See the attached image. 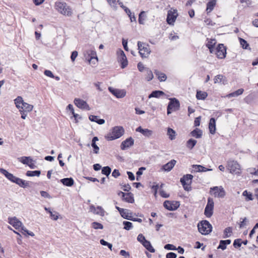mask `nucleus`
Wrapping results in <instances>:
<instances>
[{
    "label": "nucleus",
    "mask_w": 258,
    "mask_h": 258,
    "mask_svg": "<svg viewBox=\"0 0 258 258\" xmlns=\"http://www.w3.org/2000/svg\"><path fill=\"white\" fill-rule=\"evenodd\" d=\"M233 244V246L235 248L240 247L242 244L241 239L240 238L235 239Z\"/></svg>",
    "instance_id": "obj_51"
},
{
    "label": "nucleus",
    "mask_w": 258,
    "mask_h": 258,
    "mask_svg": "<svg viewBox=\"0 0 258 258\" xmlns=\"http://www.w3.org/2000/svg\"><path fill=\"white\" fill-rule=\"evenodd\" d=\"M78 56V52L77 51H74L72 52L71 56V58L72 61H74L76 58Z\"/></svg>",
    "instance_id": "obj_62"
},
{
    "label": "nucleus",
    "mask_w": 258,
    "mask_h": 258,
    "mask_svg": "<svg viewBox=\"0 0 258 258\" xmlns=\"http://www.w3.org/2000/svg\"><path fill=\"white\" fill-rule=\"evenodd\" d=\"M33 108V106L32 105L29 104L26 102H23V105L22 106L21 109L24 110V111L26 112H30L32 110Z\"/></svg>",
    "instance_id": "obj_32"
},
{
    "label": "nucleus",
    "mask_w": 258,
    "mask_h": 258,
    "mask_svg": "<svg viewBox=\"0 0 258 258\" xmlns=\"http://www.w3.org/2000/svg\"><path fill=\"white\" fill-rule=\"evenodd\" d=\"M49 214L51 219L53 220H57L58 219L59 214L56 211H51Z\"/></svg>",
    "instance_id": "obj_50"
},
{
    "label": "nucleus",
    "mask_w": 258,
    "mask_h": 258,
    "mask_svg": "<svg viewBox=\"0 0 258 258\" xmlns=\"http://www.w3.org/2000/svg\"><path fill=\"white\" fill-rule=\"evenodd\" d=\"M199 231L203 235L209 234L212 230V225L207 220H202L198 224Z\"/></svg>",
    "instance_id": "obj_2"
},
{
    "label": "nucleus",
    "mask_w": 258,
    "mask_h": 258,
    "mask_svg": "<svg viewBox=\"0 0 258 258\" xmlns=\"http://www.w3.org/2000/svg\"><path fill=\"white\" fill-rule=\"evenodd\" d=\"M208 96V94L206 92L201 91H197L196 97L198 100H204Z\"/></svg>",
    "instance_id": "obj_33"
},
{
    "label": "nucleus",
    "mask_w": 258,
    "mask_h": 258,
    "mask_svg": "<svg viewBox=\"0 0 258 258\" xmlns=\"http://www.w3.org/2000/svg\"><path fill=\"white\" fill-rule=\"evenodd\" d=\"M169 139L171 140H173L175 139L176 136V132L173 129L168 127L167 128V133Z\"/></svg>",
    "instance_id": "obj_36"
},
{
    "label": "nucleus",
    "mask_w": 258,
    "mask_h": 258,
    "mask_svg": "<svg viewBox=\"0 0 258 258\" xmlns=\"http://www.w3.org/2000/svg\"><path fill=\"white\" fill-rule=\"evenodd\" d=\"M197 143V141L196 140L190 139L186 142V146L189 150H191L195 146Z\"/></svg>",
    "instance_id": "obj_35"
},
{
    "label": "nucleus",
    "mask_w": 258,
    "mask_h": 258,
    "mask_svg": "<svg viewBox=\"0 0 258 258\" xmlns=\"http://www.w3.org/2000/svg\"><path fill=\"white\" fill-rule=\"evenodd\" d=\"M242 195L246 197V201H251L253 200L252 194L248 192L247 190H244L242 193Z\"/></svg>",
    "instance_id": "obj_47"
},
{
    "label": "nucleus",
    "mask_w": 258,
    "mask_h": 258,
    "mask_svg": "<svg viewBox=\"0 0 258 258\" xmlns=\"http://www.w3.org/2000/svg\"><path fill=\"white\" fill-rule=\"evenodd\" d=\"M55 7L56 10L62 15L69 16L72 14L71 9L65 3L56 2Z\"/></svg>",
    "instance_id": "obj_3"
},
{
    "label": "nucleus",
    "mask_w": 258,
    "mask_h": 258,
    "mask_svg": "<svg viewBox=\"0 0 258 258\" xmlns=\"http://www.w3.org/2000/svg\"><path fill=\"white\" fill-rule=\"evenodd\" d=\"M90 211L95 214L99 215L101 216H104L105 211L101 206L95 207L94 205H91L90 206Z\"/></svg>",
    "instance_id": "obj_17"
},
{
    "label": "nucleus",
    "mask_w": 258,
    "mask_h": 258,
    "mask_svg": "<svg viewBox=\"0 0 258 258\" xmlns=\"http://www.w3.org/2000/svg\"><path fill=\"white\" fill-rule=\"evenodd\" d=\"M124 211H123L121 213L120 215L123 218L130 220L133 213L132 212H130V211L128 209H124Z\"/></svg>",
    "instance_id": "obj_34"
},
{
    "label": "nucleus",
    "mask_w": 258,
    "mask_h": 258,
    "mask_svg": "<svg viewBox=\"0 0 258 258\" xmlns=\"http://www.w3.org/2000/svg\"><path fill=\"white\" fill-rule=\"evenodd\" d=\"M92 227L95 229H102L103 228V225L97 222H93L92 223Z\"/></svg>",
    "instance_id": "obj_48"
},
{
    "label": "nucleus",
    "mask_w": 258,
    "mask_h": 258,
    "mask_svg": "<svg viewBox=\"0 0 258 258\" xmlns=\"http://www.w3.org/2000/svg\"><path fill=\"white\" fill-rule=\"evenodd\" d=\"M15 183L23 188H26L30 186L29 181H25L19 177H18Z\"/></svg>",
    "instance_id": "obj_25"
},
{
    "label": "nucleus",
    "mask_w": 258,
    "mask_h": 258,
    "mask_svg": "<svg viewBox=\"0 0 258 258\" xmlns=\"http://www.w3.org/2000/svg\"><path fill=\"white\" fill-rule=\"evenodd\" d=\"M154 73L161 82L165 81L167 79L166 75L163 73H162L158 70H155Z\"/></svg>",
    "instance_id": "obj_27"
},
{
    "label": "nucleus",
    "mask_w": 258,
    "mask_h": 258,
    "mask_svg": "<svg viewBox=\"0 0 258 258\" xmlns=\"http://www.w3.org/2000/svg\"><path fill=\"white\" fill-rule=\"evenodd\" d=\"M123 225H124V229L126 230H130L133 228V224L131 222L129 221H123Z\"/></svg>",
    "instance_id": "obj_46"
},
{
    "label": "nucleus",
    "mask_w": 258,
    "mask_h": 258,
    "mask_svg": "<svg viewBox=\"0 0 258 258\" xmlns=\"http://www.w3.org/2000/svg\"><path fill=\"white\" fill-rule=\"evenodd\" d=\"M118 58L121 63V68L122 69L125 68L127 66V60L126 57L121 49H119L117 51Z\"/></svg>",
    "instance_id": "obj_12"
},
{
    "label": "nucleus",
    "mask_w": 258,
    "mask_h": 258,
    "mask_svg": "<svg viewBox=\"0 0 258 258\" xmlns=\"http://www.w3.org/2000/svg\"><path fill=\"white\" fill-rule=\"evenodd\" d=\"M137 240L142 244L146 239L142 234H139L137 237Z\"/></svg>",
    "instance_id": "obj_55"
},
{
    "label": "nucleus",
    "mask_w": 258,
    "mask_h": 258,
    "mask_svg": "<svg viewBox=\"0 0 258 258\" xmlns=\"http://www.w3.org/2000/svg\"><path fill=\"white\" fill-rule=\"evenodd\" d=\"M44 73L46 76H47L48 77H49L51 78H54V76L53 75L52 73L49 70H45L44 71Z\"/></svg>",
    "instance_id": "obj_63"
},
{
    "label": "nucleus",
    "mask_w": 258,
    "mask_h": 258,
    "mask_svg": "<svg viewBox=\"0 0 258 258\" xmlns=\"http://www.w3.org/2000/svg\"><path fill=\"white\" fill-rule=\"evenodd\" d=\"M8 222L16 229H19L22 225V223L16 217L9 218Z\"/></svg>",
    "instance_id": "obj_18"
},
{
    "label": "nucleus",
    "mask_w": 258,
    "mask_h": 258,
    "mask_svg": "<svg viewBox=\"0 0 258 258\" xmlns=\"http://www.w3.org/2000/svg\"><path fill=\"white\" fill-rule=\"evenodd\" d=\"M244 90L243 89H239L227 95V96L229 98L232 97H237L243 93Z\"/></svg>",
    "instance_id": "obj_38"
},
{
    "label": "nucleus",
    "mask_w": 258,
    "mask_h": 258,
    "mask_svg": "<svg viewBox=\"0 0 258 258\" xmlns=\"http://www.w3.org/2000/svg\"><path fill=\"white\" fill-rule=\"evenodd\" d=\"M118 195L121 196L122 200L126 202L132 204L134 203V195L131 192L124 193L122 191H120L118 193Z\"/></svg>",
    "instance_id": "obj_14"
},
{
    "label": "nucleus",
    "mask_w": 258,
    "mask_h": 258,
    "mask_svg": "<svg viewBox=\"0 0 258 258\" xmlns=\"http://www.w3.org/2000/svg\"><path fill=\"white\" fill-rule=\"evenodd\" d=\"M87 53L90 56V58L88 59V60L90 61V60L93 58H95L97 60H98V58L96 55V53L95 50H89L87 51Z\"/></svg>",
    "instance_id": "obj_40"
},
{
    "label": "nucleus",
    "mask_w": 258,
    "mask_h": 258,
    "mask_svg": "<svg viewBox=\"0 0 258 258\" xmlns=\"http://www.w3.org/2000/svg\"><path fill=\"white\" fill-rule=\"evenodd\" d=\"M216 4V0H211L207 4L206 11L209 13L211 12L215 6Z\"/></svg>",
    "instance_id": "obj_30"
},
{
    "label": "nucleus",
    "mask_w": 258,
    "mask_h": 258,
    "mask_svg": "<svg viewBox=\"0 0 258 258\" xmlns=\"http://www.w3.org/2000/svg\"><path fill=\"white\" fill-rule=\"evenodd\" d=\"M124 133V130L121 126H115L105 136L108 141H112L121 137Z\"/></svg>",
    "instance_id": "obj_1"
},
{
    "label": "nucleus",
    "mask_w": 258,
    "mask_h": 258,
    "mask_svg": "<svg viewBox=\"0 0 258 258\" xmlns=\"http://www.w3.org/2000/svg\"><path fill=\"white\" fill-rule=\"evenodd\" d=\"M164 95V93L162 91L155 90L152 92V93L149 95V98L152 97L159 98L160 96Z\"/></svg>",
    "instance_id": "obj_29"
},
{
    "label": "nucleus",
    "mask_w": 258,
    "mask_h": 258,
    "mask_svg": "<svg viewBox=\"0 0 258 258\" xmlns=\"http://www.w3.org/2000/svg\"><path fill=\"white\" fill-rule=\"evenodd\" d=\"M211 189L214 191V195L215 197L223 198L225 195V192L223 188H219L218 186H215Z\"/></svg>",
    "instance_id": "obj_21"
},
{
    "label": "nucleus",
    "mask_w": 258,
    "mask_h": 258,
    "mask_svg": "<svg viewBox=\"0 0 258 258\" xmlns=\"http://www.w3.org/2000/svg\"><path fill=\"white\" fill-rule=\"evenodd\" d=\"M108 90L110 92L117 98H121L125 96V92L123 90L114 89L111 87L108 88Z\"/></svg>",
    "instance_id": "obj_15"
},
{
    "label": "nucleus",
    "mask_w": 258,
    "mask_h": 258,
    "mask_svg": "<svg viewBox=\"0 0 258 258\" xmlns=\"http://www.w3.org/2000/svg\"><path fill=\"white\" fill-rule=\"evenodd\" d=\"M142 245L150 252H154L155 251V249L153 247L149 241L147 240H145Z\"/></svg>",
    "instance_id": "obj_31"
},
{
    "label": "nucleus",
    "mask_w": 258,
    "mask_h": 258,
    "mask_svg": "<svg viewBox=\"0 0 258 258\" xmlns=\"http://www.w3.org/2000/svg\"><path fill=\"white\" fill-rule=\"evenodd\" d=\"M164 248L167 250H177V248L171 244H167L164 246Z\"/></svg>",
    "instance_id": "obj_54"
},
{
    "label": "nucleus",
    "mask_w": 258,
    "mask_h": 258,
    "mask_svg": "<svg viewBox=\"0 0 258 258\" xmlns=\"http://www.w3.org/2000/svg\"><path fill=\"white\" fill-rule=\"evenodd\" d=\"M190 135L197 139L201 138L203 135V132L201 130L196 128L191 131Z\"/></svg>",
    "instance_id": "obj_24"
},
{
    "label": "nucleus",
    "mask_w": 258,
    "mask_h": 258,
    "mask_svg": "<svg viewBox=\"0 0 258 258\" xmlns=\"http://www.w3.org/2000/svg\"><path fill=\"white\" fill-rule=\"evenodd\" d=\"M209 128L211 134H214L216 131V120L214 118H211L209 123Z\"/></svg>",
    "instance_id": "obj_22"
},
{
    "label": "nucleus",
    "mask_w": 258,
    "mask_h": 258,
    "mask_svg": "<svg viewBox=\"0 0 258 258\" xmlns=\"http://www.w3.org/2000/svg\"><path fill=\"white\" fill-rule=\"evenodd\" d=\"M227 167L232 173L239 174L240 173V166L237 161L229 160L227 162Z\"/></svg>",
    "instance_id": "obj_7"
},
{
    "label": "nucleus",
    "mask_w": 258,
    "mask_h": 258,
    "mask_svg": "<svg viewBox=\"0 0 258 258\" xmlns=\"http://www.w3.org/2000/svg\"><path fill=\"white\" fill-rule=\"evenodd\" d=\"M100 244H102V245H104V246H107L111 250L112 249V244L110 243H108V242L105 241L104 239H101L100 240Z\"/></svg>",
    "instance_id": "obj_52"
},
{
    "label": "nucleus",
    "mask_w": 258,
    "mask_h": 258,
    "mask_svg": "<svg viewBox=\"0 0 258 258\" xmlns=\"http://www.w3.org/2000/svg\"><path fill=\"white\" fill-rule=\"evenodd\" d=\"M193 176L191 174H187L184 175L180 178V182L181 183L184 190L186 191H190L191 190L190 184L192 182L191 180Z\"/></svg>",
    "instance_id": "obj_5"
},
{
    "label": "nucleus",
    "mask_w": 258,
    "mask_h": 258,
    "mask_svg": "<svg viewBox=\"0 0 258 258\" xmlns=\"http://www.w3.org/2000/svg\"><path fill=\"white\" fill-rule=\"evenodd\" d=\"M163 206L168 210L174 211L179 207L180 203L175 201H165L163 203Z\"/></svg>",
    "instance_id": "obj_9"
},
{
    "label": "nucleus",
    "mask_w": 258,
    "mask_h": 258,
    "mask_svg": "<svg viewBox=\"0 0 258 258\" xmlns=\"http://www.w3.org/2000/svg\"><path fill=\"white\" fill-rule=\"evenodd\" d=\"M41 174L40 170L28 171L26 175L28 176H39Z\"/></svg>",
    "instance_id": "obj_43"
},
{
    "label": "nucleus",
    "mask_w": 258,
    "mask_h": 258,
    "mask_svg": "<svg viewBox=\"0 0 258 258\" xmlns=\"http://www.w3.org/2000/svg\"><path fill=\"white\" fill-rule=\"evenodd\" d=\"M231 241L230 239L221 240L220 241V243L217 248L224 250L226 248V245L228 244H230L231 243Z\"/></svg>",
    "instance_id": "obj_26"
},
{
    "label": "nucleus",
    "mask_w": 258,
    "mask_h": 258,
    "mask_svg": "<svg viewBox=\"0 0 258 258\" xmlns=\"http://www.w3.org/2000/svg\"><path fill=\"white\" fill-rule=\"evenodd\" d=\"M40 194H41V196L42 197H44L45 198H48V199L51 198V197L49 195V194L48 192H47L46 191H40Z\"/></svg>",
    "instance_id": "obj_60"
},
{
    "label": "nucleus",
    "mask_w": 258,
    "mask_h": 258,
    "mask_svg": "<svg viewBox=\"0 0 258 258\" xmlns=\"http://www.w3.org/2000/svg\"><path fill=\"white\" fill-rule=\"evenodd\" d=\"M170 102L167 106V114L171 113L172 112L179 109L180 103L179 101L175 98L169 99Z\"/></svg>",
    "instance_id": "obj_6"
},
{
    "label": "nucleus",
    "mask_w": 258,
    "mask_h": 258,
    "mask_svg": "<svg viewBox=\"0 0 258 258\" xmlns=\"http://www.w3.org/2000/svg\"><path fill=\"white\" fill-rule=\"evenodd\" d=\"M176 254L172 252L167 253L166 255V258H176Z\"/></svg>",
    "instance_id": "obj_59"
},
{
    "label": "nucleus",
    "mask_w": 258,
    "mask_h": 258,
    "mask_svg": "<svg viewBox=\"0 0 258 258\" xmlns=\"http://www.w3.org/2000/svg\"><path fill=\"white\" fill-rule=\"evenodd\" d=\"M18 177L14 176L13 174H12V173L9 175V177H8V179L10 180L11 181L14 182V183H16V181Z\"/></svg>",
    "instance_id": "obj_58"
},
{
    "label": "nucleus",
    "mask_w": 258,
    "mask_h": 258,
    "mask_svg": "<svg viewBox=\"0 0 258 258\" xmlns=\"http://www.w3.org/2000/svg\"><path fill=\"white\" fill-rule=\"evenodd\" d=\"M146 17V16L145 15V11H142L139 16V23L140 24H144V21L145 20V18Z\"/></svg>",
    "instance_id": "obj_45"
},
{
    "label": "nucleus",
    "mask_w": 258,
    "mask_h": 258,
    "mask_svg": "<svg viewBox=\"0 0 258 258\" xmlns=\"http://www.w3.org/2000/svg\"><path fill=\"white\" fill-rule=\"evenodd\" d=\"M0 172L1 173L4 174L7 178H8V177H9V175L11 174V173H9L8 171H7L6 170H5L3 168L0 169Z\"/></svg>",
    "instance_id": "obj_57"
},
{
    "label": "nucleus",
    "mask_w": 258,
    "mask_h": 258,
    "mask_svg": "<svg viewBox=\"0 0 258 258\" xmlns=\"http://www.w3.org/2000/svg\"><path fill=\"white\" fill-rule=\"evenodd\" d=\"M239 42H240V45H241L243 49H248L249 50L250 49V48L249 47V44L246 40H245L244 39H243V38H239Z\"/></svg>",
    "instance_id": "obj_42"
},
{
    "label": "nucleus",
    "mask_w": 258,
    "mask_h": 258,
    "mask_svg": "<svg viewBox=\"0 0 258 258\" xmlns=\"http://www.w3.org/2000/svg\"><path fill=\"white\" fill-rule=\"evenodd\" d=\"M176 163V161L174 159L170 160L169 162L162 166L161 169L165 171L169 172L171 171Z\"/></svg>",
    "instance_id": "obj_19"
},
{
    "label": "nucleus",
    "mask_w": 258,
    "mask_h": 258,
    "mask_svg": "<svg viewBox=\"0 0 258 258\" xmlns=\"http://www.w3.org/2000/svg\"><path fill=\"white\" fill-rule=\"evenodd\" d=\"M14 102L16 107L19 110L21 109L23 102H24L23 98L21 96H18L15 100Z\"/></svg>",
    "instance_id": "obj_28"
},
{
    "label": "nucleus",
    "mask_w": 258,
    "mask_h": 258,
    "mask_svg": "<svg viewBox=\"0 0 258 258\" xmlns=\"http://www.w3.org/2000/svg\"><path fill=\"white\" fill-rule=\"evenodd\" d=\"M160 195L164 198H167L169 197V195L166 194L163 190H160Z\"/></svg>",
    "instance_id": "obj_64"
},
{
    "label": "nucleus",
    "mask_w": 258,
    "mask_h": 258,
    "mask_svg": "<svg viewBox=\"0 0 258 258\" xmlns=\"http://www.w3.org/2000/svg\"><path fill=\"white\" fill-rule=\"evenodd\" d=\"M136 132L141 133L144 136L149 138L151 137L153 134V132L152 130H150L148 128H143L141 126L137 127L136 130Z\"/></svg>",
    "instance_id": "obj_20"
},
{
    "label": "nucleus",
    "mask_w": 258,
    "mask_h": 258,
    "mask_svg": "<svg viewBox=\"0 0 258 258\" xmlns=\"http://www.w3.org/2000/svg\"><path fill=\"white\" fill-rule=\"evenodd\" d=\"M145 169H146V168L144 167H140L138 171L136 173V174L137 175V180H139V179L138 178V176L142 175V174H143V170H145Z\"/></svg>",
    "instance_id": "obj_56"
},
{
    "label": "nucleus",
    "mask_w": 258,
    "mask_h": 258,
    "mask_svg": "<svg viewBox=\"0 0 258 258\" xmlns=\"http://www.w3.org/2000/svg\"><path fill=\"white\" fill-rule=\"evenodd\" d=\"M111 171V169L109 166H105L102 168L101 172L103 174L105 175L107 177H108Z\"/></svg>",
    "instance_id": "obj_44"
},
{
    "label": "nucleus",
    "mask_w": 258,
    "mask_h": 258,
    "mask_svg": "<svg viewBox=\"0 0 258 258\" xmlns=\"http://www.w3.org/2000/svg\"><path fill=\"white\" fill-rule=\"evenodd\" d=\"M20 162L24 164L28 165L29 162H32L33 160L30 157L23 156L18 158Z\"/></svg>",
    "instance_id": "obj_37"
},
{
    "label": "nucleus",
    "mask_w": 258,
    "mask_h": 258,
    "mask_svg": "<svg viewBox=\"0 0 258 258\" xmlns=\"http://www.w3.org/2000/svg\"><path fill=\"white\" fill-rule=\"evenodd\" d=\"M120 175V174L119 172V170L117 169H114L112 173V176L114 178L118 177Z\"/></svg>",
    "instance_id": "obj_61"
},
{
    "label": "nucleus",
    "mask_w": 258,
    "mask_h": 258,
    "mask_svg": "<svg viewBox=\"0 0 258 258\" xmlns=\"http://www.w3.org/2000/svg\"><path fill=\"white\" fill-rule=\"evenodd\" d=\"M139 52L142 57H147L151 52L148 44L146 43L138 42Z\"/></svg>",
    "instance_id": "obj_4"
},
{
    "label": "nucleus",
    "mask_w": 258,
    "mask_h": 258,
    "mask_svg": "<svg viewBox=\"0 0 258 258\" xmlns=\"http://www.w3.org/2000/svg\"><path fill=\"white\" fill-rule=\"evenodd\" d=\"M215 44V40H211V41H209L206 44V46L209 49L211 53H214V51H215V49L214 48Z\"/></svg>",
    "instance_id": "obj_41"
},
{
    "label": "nucleus",
    "mask_w": 258,
    "mask_h": 258,
    "mask_svg": "<svg viewBox=\"0 0 258 258\" xmlns=\"http://www.w3.org/2000/svg\"><path fill=\"white\" fill-rule=\"evenodd\" d=\"M134 144V140L132 137H130L122 142L120 145V148L122 150H124L133 146Z\"/></svg>",
    "instance_id": "obj_16"
},
{
    "label": "nucleus",
    "mask_w": 258,
    "mask_h": 258,
    "mask_svg": "<svg viewBox=\"0 0 258 258\" xmlns=\"http://www.w3.org/2000/svg\"><path fill=\"white\" fill-rule=\"evenodd\" d=\"M224 76L222 75H218L214 78V83H221L224 81Z\"/></svg>",
    "instance_id": "obj_49"
},
{
    "label": "nucleus",
    "mask_w": 258,
    "mask_h": 258,
    "mask_svg": "<svg viewBox=\"0 0 258 258\" xmlns=\"http://www.w3.org/2000/svg\"><path fill=\"white\" fill-rule=\"evenodd\" d=\"M75 104L79 108L89 110L90 108L86 101L80 98H75L74 101Z\"/></svg>",
    "instance_id": "obj_13"
},
{
    "label": "nucleus",
    "mask_w": 258,
    "mask_h": 258,
    "mask_svg": "<svg viewBox=\"0 0 258 258\" xmlns=\"http://www.w3.org/2000/svg\"><path fill=\"white\" fill-rule=\"evenodd\" d=\"M178 16L176 10L173 11L170 10L168 12L166 21L169 25H173Z\"/></svg>",
    "instance_id": "obj_11"
},
{
    "label": "nucleus",
    "mask_w": 258,
    "mask_h": 258,
    "mask_svg": "<svg viewBox=\"0 0 258 258\" xmlns=\"http://www.w3.org/2000/svg\"><path fill=\"white\" fill-rule=\"evenodd\" d=\"M232 233V229L230 227L226 228L224 230V236L223 238L229 237L231 236Z\"/></svg>",
    "instance_id": "obj_39"
},
{
    "label": "nucleus",
    "mask_w": 258,
    "mask_h": 258,
    "mask_svg": "<svg viewBox=\"0 0 258 258\" xmlns=\"http://www.w3.org/2000/svg\"><path fill=\"white\" fill-rule=\"evenodd\" d=\"M214 203L213 199L211 198L208 199L207 204L205 207L204 214L208 217H211L213 213Z\"/></svg>",
    "instance_id": "obj_8"
},
{
    "label": "nucleus",
    "mask_w": 258,
    "mask_h": 258,
    "mask_svg": "<svg viewBox=\"0 0 258 258\" xmlns=\"http://www.w3.org/2000/svg\"><path fill=\"white\" fill-rule=\"evenodd\" d=\"M214 52H215L218 58L222 59L225 57L226 54V49L223 44H219L217 48L215 49Z\"/></svg>",
    "instance_id": "obj_10"
},
{
    "label": "nucleus",
    "mask_w": 258,
    "mask_h": 258,
    "mask_svg": "<svg viewBox=\"0 0 258 258\" xmlns=\"http://www.w3.org/2000/svg\"><path fill=\"white\" fill-rule=\"evenodd\" d=\"M91 146L93 149V153L94 154H98L99 151V147L95 143H91Z\"/></svg>",
    "instance_id": "obj_53"
},
{
    "label": "nucleus",
    "mask_w": 258,
    "mask_h": 258,
    "mask_svg": "<svg viewBox=\"0 0 258 258\" xmlns=\"http://www.w3.org/2000/svg\"><path fill=\"white\" fill-rule=\"evenodd\" d=\"M60 181L64 185L67 186H72L74 183V179L72 177L62 178L60 179Z\"/></svg>",
    "instance_id": "obj_23"
}]
</instances>
